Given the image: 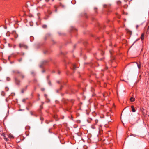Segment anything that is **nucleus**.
<instances>
[{
  "label": "nucleus",
  "instance_id": "23",
  "mask_svg": "<svg viewBox=\"0 0 149 149\" xmlns=\"http://www.w3.org/2000/svg\"><path fill=\"white\" fill-rule=\"evenodd\" d=\"M7 80L8 81H9V79H10V78H8V77H7Z\"/></svg>",
  "mask_w": 149,
  "mask_h": 149
},
{
  "label": "nucleus",
  "instance_id": "5",
  "mask_svg": "<svg viewBox=\"0 0 149 149\" xmlns=\"http://www.w3.org/2000/svg\"><path fill=\"white\" fill-rule=\"evenodd\" d=\"M135 98L133 97H132L130 98V100L132 102H134L135 101Z\"/></svg>",
  "mask_w": 149,
  "mask_h": 149
},
{
  "label": "nucleus",
  "instance_id": "31",
  "mask_svg": "<svg viewBox=\"0 0 149 149\" xmlns=\"http://www.w3.org/2000/svg\"><path fill=\"white\" fill-rule=\"evenodd\" d=\"M97 9V8H94V9H95H95Z\"/></svg>",
  "mask_w": 149,
  "mask_h": 149
},
{
  "label": "nucleus",
  "instance_id": "37",
  "mask_svg": "<svg viewBox=\"0 0 149 149\" xmlns=\"http://www.w3.org/2000/svg\"><path fill=\"white\" fill-rule=\"evenodd\" d=\"M71 102H73V100H71Z\"/></svg>",
  "mask_w": 149,
  "mask_h": 149
},
{
  "label": "nucleus",
  "instance_id": "22",
  "mask_svg": "<svg viewBox=\"0 0 149 149\" xmlns=\"http://www.w3.org/2000/svg\"><path fill=\"white\" fill-rule=\"evenodd\" d=\"M55 7V8H56V10H55V11H56V12L57 11V8H56V7Z\"/></svg>",
  "mask_w": 149,
  "mask_h": 149
},
{
  "label": "nucleus",
  "instance_id": "34",
  "mask_svg": "<svg viewBox=\"0 0 149 149\" xmlns=\"http://www.w3.org/2000/svg\"><path fill=\"white\" fill-rule=\"evenodd\" d=\"M13 73L15 72V71H13Z\"/></svg>",
  "mask_w": 149,
  "mask_h": 149
},
{
  "label": "nucleus",
  "instance_id": "1",
  "mask_svg": "<svg viewBox=\"0 0 149 149\" xmlns=\"http://www.w3.org/2000/svg\"><path fill=\"white\" fill-rule=\"evenodd\" d=\"M20 48H23L25 49H26L28 48V46L25 44L23 43H20L19 45Z\"/></svg>",
  "mask_w": 149,
  "mask_h": 149
},
{
  "label": "nucleus",
  "instance_id": "30",
  "mask_svg": "<svg viewBox=\"0 0 149 149\" xmlns=\"http://www.w3.org/2000/svg\"><path fill=\"white\" fill-rule=\"evenodd\" d=\"M4 28L5 29H6L7 28V27H4Z\"/></svg>",
  "mask_w": 149,
  "mask_h": 149
},
{
  "label": "nucleus",
  "instance_id": "32",
  "mask_svg": "<svg viewBox=\"0 0 149 149\" xmlns=\"http://www.w3.org/2000/svg\"><path fill=\"white\" fill-rule=\"evenodd\" d=\"M148 29H149V26H148Z\"/></svg>",
  "mask_w": 149,
  "mask_h": 149
},
{
  "label": "nucleus",
  "instance_id": "40",
  "mask_svg": "<svg viewBox=\"0 0 149 149\" xmlns=\"http://www.w3.org/2000/svg\"><path fill=\"white\" fill-rule=\"evenodd\" d=\"M40 119H41H41H42V118H40Z\"/></svg>",
  "mask_w": 149,
  "mask_h": 149
},
{
  "label": "nucleus",
  "instance_id": "42",
  "mask_svg": "<svg viewBox=\"0 0 149 149\" xmlns=\"http://www.w3.org/2000/svg\"><path fill=\"white\" fill-rule=\"evenodd\" d=\"M12 137L13 138V136H12Z\"/></svg>",
  "mask_w": 149,
  "mask_h": 149
},
{
  "label": "nucleus",
  "instance_id": "35",
  "mask_svg": "<svg viewBox=\"0 0 149 149\" xmlns=\"http://www.w3.org/2000/svg\"><path fill=\"white\" fill-rule=\"evenodd\" d=\"M108 68V67H106V68H107V69Z\"/></svg>",
  "mask_w": 149,
  "mask_h": 149
},
{
  "label": "nucleus",
  "instance_id": "20",
  "mask_svg": "<svg viewBox=\"0 0 149 149\" xmlns=\"http://www.w3.org/2000/svg\"><path fill=\"white\" fill-rule=\"evenodd\" d=\"M95 121L96 123H97L98 122V120H95Z\"/></svg>",
  "mask_w": 149,
  "mask_h": 149
},
{
  "label": "nucleus",
  "instance_id": "17",
  "mask_svg": "<svg viewBox=\"0 0 149 149\" xmlns=\"http://www.w3.org/2000/svg\"><path fill=\"white\" fill-rule=\"evenodd\" d=\"M46 99L47 100V102H49V101L50 100L49 99L47 98V99Z\"/></svg>",
  "mask_w": 149,
  "mask_h": 149
},
{
  "label": "nucleus",
  "instance_id": "12",
  "mask_svg": "<svg viewBox=\"0 0 149 149\" xmlns=\"http://www.w3.org/2000/svg\"><path fill=\"white\" fill-rule=\"evenodd\" d=\"M137 66H138V68L139 69H140V67H141V65L140 64H138V63H137Z\"/></svg>",
  "mask_w": 149,
  "mask_h": 149
},
{
  "label": "nucleus",
  "instance_id": "19",
  "mask_svg": "<svg viewBox=\"0 0 149 149\" xmlns=\"http://www.w3.org/2000/svg\"><path fill=\"white\" fill-rule=\"evenodd\" d=\"M4 139H5V140L6 141H8V139L7 138H4Z\"/></svg>",
  "mask_w": 149,
  "mask_h": 149
},
{
  "label": "nucleus",
  "instance_id": "27",
  "mask_svg": "<svg viewBox=\"0 0 149 149\" xmlns=\"http://www.w3.org/2000/svg\"><path fill=\"white\" fill-rule=\"evenodd\" d=\"M47 2L49 1V0H45Z\"/></svg>",
  "mask_w": 149,
  "mask_h": 149
},
{
  "label": "nucleus",
  "instance_id": "14",
  "mask_svg": "<svg viewBox=\"0 0 149 149\" xmlns=\"http://www.w3.org/2000/svg\"><path fill=\"white\" fill-rule=\"evenodd\" d=\"M25 90H24V89H22V90H21V93H23L24 92V91H25Z\"/></svg>",
  "mask_w": 149,
  "mask_h": 149
},
{
  "label": "nucleus",
  "instance_id": "26",
  "mask_svg": "<svg viewBox=\"0 0 149 149\" xmlns=\"http://www.w3.org/2000/svg\"><path fill=\"white\" fill-rule=\"evenodd\" d=\"M138 26H139L138 25H137L136 26V28L137 29L138 28Z\"/></svg>",
  "mask_w": 149,
  "mask_h": 149
},
{
  "label": "nucleus",
  "instance_id": "10",
  "mask_svg": "<svg viewBox=\"0 0 149 149\" xmlns=\"http://www.w3.org/2000/svg\"><path fill=\"white\" fill-rule=\"evenodd\" d=\"M73 69L74 70H75L76 69V68H77L76 66H75V65H73Z\"/></svg>",
  "mask_w": 149,
  "mask_h": 149
},
{
  "label": "nucleus",
  "instance_id": "7",
  "mask_svg": "<svg viewBox=\"0 0 149 149\" xmlns=\"http://www.w3.org/2000/svg\"><path fill=\"white\" fill-rule=\"evenodd\" d=\"M103 95L104 97H106L108 96V93H107L106 92L105 93H103Z\"/></svg>",
  "mask_w": 149,
  "mask_h": 149
},
{
  "label": "nucleus",
  "instance_id": "8",
  "mask_svg": "<svg viewBox=\"0 0 149 149\" xmlns=\"http://www.w3.org/2000/svg\"><path fill=\"white\" fill-rule=\"evenodd\" d=\"M144 34L143 33L142 34L141 36V38L142 40H143L144 39Z\"/></svg>",
  "mask_w": 149,
  "mask_h": 149
},
{
  "label": "nucleus",
  "instance_id": "43",
  "mask_svg": "<svg viewBox=\"0 0 149 149\" xmlns=\"http://www.w3.org/2000/svg\"><path fill=\"white\" fill-rule=\"evenodd\" d=\"M54 0H52V1H53Z\"/></svg>",
  "mask_w": 149,
  "mask_h": 149
},
{
  "label": "nucleus",
  "instance_id": "25",
  "mask_svg": "<svg viewBox=\"0 0 149 149\" xmlns=\"http://www.w3.org/2000/svg\"><path fill=\"white\" fill-rule=\"evenodd\" d=\"M25 100V99H23V100H22V101L23 102H24Z\"/></svg>",
  "mask_w": 149,
  "mask_h": 149
},
{
  "label": "nucleus",
  "instance_id": "39",
  "mask_svg": "<svg viewBox=\"0 0 149 149\" xmlns=\"http://www.w3.org/2000/svg\"><path fill=\"white\" fill-rule=\"evenodd\" d=\"M40 119H41H41H42V118H40Z\"/></svg>",
  "mask_w": 149,
  "mask_h": 149
},
{
  "label": "nucleus",
  "instance_id": "41",
  "mask_svg": "<svg viewBox=\"0 0 149 149\" xmlns=\"http://www.w3.org/2000/svg\"><path fill=\"white\" fill-rule=\"evenodd\" d=\"M42 107V106H40V107Z\"/></svg>",
  "mask_w": 149,
  "mask_h": 149
},
{
  "label": "nucleus",
  "instance_id": "2",
  "mask_svg": "<svg viewBox=\"0 0 149 149\" xmlns=\"http://www.w3.org/2000/svg\"><path fill=\"white\" fill-rule=\"evenodd\" d=\"M47 62V61L46 60H44L42 61L40 63V67L41 68L42 67V66L44 65Z\"/></svg>",
  "mask_w": 149,
  "mask_h": 149
},
{
  "label": "nucleus",
  "instance_id": "38",
  "mask_svg": "<svg viewBox=\"0 0 149 149\" xmlns=\"http://www.w3.org/2000/svg\"><path fill=\"white\" fill-rule=\"evenodd\" d=\"M44 72V70H43V72Z\"/></svg>",
  "mask_w": 149,
  "mask_h": 149
},
{
  "label": "nucleus",
  "instance_id": "24",
  "mask_svg": "<svg viewBox=\"0 0 149 149\" xmlns=\"http://www.w3.org/2000/svg\"><path fill=\"white\" fill-rule=\"evenodd\" d=\"M27 87H28V86H25V90H26L27 89Z\"/></svg>",
  "mask_w": 149,
  "mask_h": 149
},
{
  "label": "nucleus",
  "instance_id": "16",
  "mask_svg": "<svg viewBox=\"0 0 149 149\" xmlns=\"http://www.w3.org/2000/svg\"><path fill=\"white\" fill-rule=\"evenodd\" d=\"M44 96L45 97L46 99H47V95L46 94H45L44 95Z\"/></svg>",
  "mask_w": 149,
  "mask_h": 149
},
{
  "label": "nucleus",
  "instance_id": "28",
  "mask_svg": "<svg viewBox=\"0 0 149 149\" xmlns=\"http://www.w3.org/2000/svg\"><path fill=\"white\" fill-rule=\"evenodd\" d=\"M6 101L7 102L8 101V100H7V99L6 98Z\"/></svg>",
  "mask_w": 149,
  "mask_h": 149
},
{
  "label": "nucleus",
  "instance_id": "36",
  "mask_svg": "<svg viewBox=\"0 0 149 149\" xmlns=\"http://www.w3.org/2000/svg\"><path fill=\"white\" fill-rule=\"evenodd\" d=\"M38 96H40V95L39 94H38Z\"/></svg>",
  "mask_w": 149,
  "mask_h": 149
},
{
  "label": "nucleus",
  "instance_id": "15",
  "mask_svg": "<svg viewBox=\"0 0 149 149\" xmlns=\"http://www.w3.org/2000/svg\"><path fill=\"white\" fill-rule=\"evenodd\" d=\"M22 58H20V59H19L18 60V61L19 62H20L22 61Z\"/></svg>",
  "mask_w": 149,
  "mask_h": 149
},
{
  "label": "nucleus",
  "instance_id": "33",
  "mask_svg": "<svg viewBox=\"0 0 149 149\" xmlns=\"http://www.w3.org/2000/svg\"><path fill=\"white\" fill-rule=\"evenodd\" d=\"M10 57H8V59H9H9H10Z\"/></svg>",
  "mask_w": 149,
  "mask_h": 149
},
{
  "label": "nucleus",
  "instance_id": "29",
  "mask_svg": "<svg viewBox=\"0 0 149 149\" xmlns=\"http://www.w3.org/2000/svg\"><path fill=\"white\" fill-rule=\"evenodd\" d=\"M42 104H44V102H42Z\"/></svg>",
  "mask_w": 149,
  "mask_h": 149
},
{
  "label": "nucleus",
  "instance_id": "4",
  "mask_svg": "<svg viewBox=\"0 0 149 149\" xmlns=\"http://www.w3.org/2000/svg\"><path fill=\"white\" fill-rule=\"evenodd\" d=\"M131 107L132 109V111L133 112H135L136 111V110L135 108H134V106L132 105L131 106Z\"/></svg>",
  "mask_w": 149,
  "mask_h": 149
},
{
  "label": "nucleus",
  "instance_id": "21",
  "mask_svg": "<svg viewBox=\"0 0 149 149\" xmlns=\"http://www.w3.org/2000/svg\"><path fill=\"white\" fill-rule=\"evenodd\" d=\"M61 6L63 7H64V6L63 5L61 4Z\"/></svg>",
  "mask_w": 149,
  "mask_h": 149
},
{
  "label": "nucleus",
  "instance_id": "3",
  "mask_svg": "<svg viewBox=\"0 0 149 149\" xmlns=\"http://www.w3.org/2000/svg\"><path fill=\"white\" fill-rule=\"evenodd\" d=\"M17 73L19 74L20 76H21L22 78H24V76L22 72L18 71H17Z\"/></svg>",
  "mask_w": 149,
  "mask_h": 149
},
{
  "label": "nucleus",
  "instance_id": "11",
  "mask_svg": "<svg viewBox=\"0 0 149 149\" xmlns=\"http://www.w3.org/2000/svg\"><path fill=\"white\" fill-rule=\"evenodd\" d=\"M47 27V26L46 25H44L42 26V27L44 28H46Z\"/></svg>",
  "mask_w": 149,
  "mask_h": 149
},
{
  "label": "nucleus",
  "instance_id": "18",
  "mask_svg": "<svg viewBox=\"0 0 149 149\" xmlns=\"http://www.w3.org/2000/svg\"><path fill=\"white\" fill-rule=\"evenodd\" d=\"M41 91H44L45 89L44 88H42L41 89Z\"/></svg>",
  "mask_w": 149,
  "mask_h": 149
},
{
  "label": "nucleus",
  "instance_id": "13",
  "mask_svg": "<svg viewBox=\"0 0 149 149\" xmlns=\"http://www.w3.org/2000/svg\"><path fill=\"white\" fill-rule=\"evenodd\" d=\"M117 3L118 4H120L121 3V2L120 1H117Z\"/></svg>",
  "mask_w": 149,
  "mask_h": 149
},
{
  "label": "nucleus",
  "instance_id": "9",
  "mask_svg": "<svg viewBox=\"0 0 149 149\" xmlns=\"http://www.w3.org/2000/svg\"><path fill=\"white\" fill-rule=\"evenodd\" d=\"M127 33H128L129 34H130L131 35L132 34V31H131L127 29Z\"/></svg>",
  "mask_w": 149,
  "mask_h": 149
},
{
  "label": "nucleus",
  "instance_id": "6",
  "mask_svg": "<svg viewBox=\"0 0 149 149\" xmlns=\"http://www.w3.org/2000/svg\"><path fill=\"white\" fill-rule=\"evenodd\" d=\"M15 83L17 85H19L20 83V81L17 79L15 80Z\"/></svg>",
  "mask_w": 149,
  "mask_h": 149
}]
</instances>
